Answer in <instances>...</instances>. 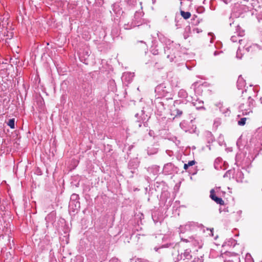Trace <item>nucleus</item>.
<instances>
[{
	"instance_id": "f257e3e1",
	"label": "nucleus",
	"mask_w": 262,
	"mask_h": 262,
	"mask_svg": "<svg viewBox=\"0 0 262 262\" xmlns=\"http://www.w3.org/2000/svg\"><path fill=\"white\" fill-rule=\"evenodd\" d=\"M171 90V88L166 86L164 83H162L155 88V92L159 95V97H166V99H172Z\"/></svg>"
},
{
	"instance_id": "f03ea898",
	"label": "nucleus",
	"mask_w": 262,
	"mask_h": 262,
	"mask_svg": "<svg viewBox=\"0 0 262 262\" xmlns=\"http://www.w3.org/2000/svg\"><path fill=\"white\" fill-rule=\"evenodd\" d=\"M236 28V33H237V36L236 35H233L231 37V40L233 42H235L236 41H238V43H239V46H242L243 48H245V47L247 46V44L248 43V41L245 38L241 39L240 37H243L245 33L244 31L243 30H241L240 27L239 26H237Z\"/></svg>"
},
{
	"instance_id": "7ed1b4c3",
	"label": "nucleus",
	"mask_w": 262,
	"mask_h": 262,
	"mask_svg": "<svg viewBox=\"0 0 262 262\" xmlns=\"http://www.w3.org/2000/svg\"><path fill=\"white\" fill-rule=\"evenodd\" d=\"M253 103L254 100L249 96L246 103H242L239 106V110L242 113V115H248L252 113Z\"/></svg>"
},
{
	"instance_id": "20e7f679",
	"label": "nucleus",
	"mask_w": 262,
	"mask_h": 262,
	"mask_svg": "<svg viewBox=\"0 0 262 262\" xmlns=\"http://www.w3.org/2000/svg\"><path fill=\"white\" fill-rule=\"evenodd\" d=\"M176 50L173 48L172 42L168 40L166 42V46L164 47V53L167 55V58L169 59L170 61H174V58H176Z\"/></svg>"
},
{
	"instance_id": "39448f33",
	"label": "nucleus",
	"mask_w": 262,
	"mask_h": 262,
	"mask_svg": "<svg viewBox=\"0 0 262 262\" xmlns=\"http://www.w3.org/2000/svg\"><path fill=\"white\" fill-rule=\"evenodd\" d=\"M181 239L184 242L191 243L198 249L201 248L203 246L202 240L198 236H189L188 238H185L181 236Z\"/></svg>"
},
{
	"instance_id": "423d86ee",
	"label": "nucleus",
	"mask_w": 262,
	"mask_h": 262,
	"mask_svg": "<svg viewBox=\"0 0 262 262\" xmlns=\"http://www.w3.org/2000/svg\"><path fill=\"white\" fill-rule=\"evenodd\" d=\"M139 163L137 159H133L129 161L128 164V173L129 177H133V174L137 171Z\"/></svg>"
},
{
	"instance_id": "0eeeda50",
	"label": "nucleus",
	"mask_w": 262,
	"mask_h": 262,
	"mask_svg": "<svg viewBox=\"0 0 262 262\" xmlns=\"http://www.w3.org/2000/svg\"><path fill=\"white\" fill-rule=\"evenodd\" d=\"M198 227L196 223L193 222H189L185 225L181 226L180 227V233H184L186 231H191L195 229Z\"/></svg>"
},
{
	"instance_id": "6e6552de",
	"label": "nucleus",
	"mask_w": 262,
	"mask_h": 262,
	"mask_svg": "<svg viewBox=\"0 0 262 262\" xmlns=\"http://www.w3.org/2000/svg\"><path fill=\"white\" fill-rule=\"evenodd\" d=\"M190 99L192 104L193 106L195 107L196 109H205L204 107V102L203 101L199 100L196 97H191ZM188 101H190V100H188Z\"/></svg>"
},
{
	"instance_id": "1a4fd4ad",
	"label": "nucleus",
	"mask_w": 262,
	"mask_h": 262,
	"mask_svg": "<svg viewBox=\"0 0 262 262\" xmlns=\"http://www.w3.org/2000/svg\"><path fill=\"white\" fill-rule=\"evenodd\" d=\"M134 77V73L125 72L123 74L121 79L123 82L126 84L132 81Z\"/></svg>"
},
{
	"instance_id": "9d476101",
	"label": "nucleus",
	"mask_w": 262,
	"mask_h": 262,
	"mask_svg": "<svg viewBox=\"0 0 262 262\" xmlns=\"http://www.w3.org/2000/svg\"><path fill=\"white\" fill-rule=\"evenodd\" d=\"M141 118L142 122H141L140 120H137L135 123V125L137 126L138 127H140L142 126V123H144V125L145 126V123L146 121L148 120L149 117H148V115H144V111L143 110L141 111Z\"/></svg>"
},
{
	"instance_id": "9b49d317",
	"label": "nucleus",
	"mask_w": 262,
	"mask_h": 262,
	"mask_svg": "<svg viewBox=\"0 0 262 262\" xmlns=\"http://www.w3.org/2000/svg\"><path fill=\"white\" fill-rule=\"evenodd\" d=\"M246 51L248 52H253L256 51L257 50H259L260 49V46H259L257 44H252L249 45V43L248 42L247 46L244 48Z\"/></svg>"
},
{
	"instance_id": "f8f14e48",
	"label": "nucleus",
	"mask_w": 262,
	"mask_h": 262,
	"mask_svg": "<svg viewBox=\"0 0 262 262\" xmlns=\"http://www.w3.org/2000/svg\"><path fill=\"white\" fill-rule=\"evenodd\" d=\"M210 197L211 198V199L213 201H214L217 204L223 205L224 204V201L223 200V199L221 198H219L216 196L215 194V192L213 189H211L210 190Z\"/></svg>"
},
{
	"instance_id": "ddd939ff",
	"label": "nucleus",
	"mask_w": 262,
	"mask_h": 262,
	"mask_svg": "<svg viewBox=\"0 0 262 262\" xmlns=\"http://www.w3.org/2000/svg\"><path fill=\"white\" fill-rule=\"evenodd\" d=\"M80 202H70L69 205V208L70 211H72L74 212L77 211L80 208Z\"/></svg>"
},
{
	"instance_id": "4468645a",
	"label": "nucleus",
	"mask_w": 262,
	"mask_h": 262,
	"mask_svg": "<svg viewBox=\"0 0 262 262\" xmlns=\"http://www.w3.org/2000/svg\"><path fill=\"white\" fill-rule=\"evenodd\" d=\"M155 103L157 110L160 112H162L163 110H165V108L164 103L163 102L161 101L159 98H157L155 99Z\"/></svg>"
},
{
	"instance_id": "2eb2a0df",
	"label": "nucleus",
	"mask_w": 262,
	"mask_h": 262,
	"mask_svg": "<svg viewBox=\"0 0 262 262\" xmlns=\"http://www.w3.org/2000/svg\"><path fill=\"white\" fill-rule=\"evenodd\" d=\"M223 165V161L222 158L218 157L215 160L214 162V167L215 169H221L222 168Z\"/></svg>"
},
{
	"instance_id": "dca6fc26",
	"label": "nucleus",
	"mask_w": 262,
	"mask_h": 262,
	"mask_svg": "<svg viewBox=\"0 0 262 262\" xmlns=\"http://www.w3.org/2000/svg\"><path fill=\"white\" fill-rule=\"evenodd\" d=\"M219 107L220 111L225 115V116H229L230 114V111L229 108L225 107L223 106V105L221 103L219 104V105H217Z\"/></svg>"
},
{
	"instance_id": "f3484780",
	"label": "nucleus",
	"mask_w": 262,
	"mask_h": 262,
	"mask_svg": "<svg viewBox=\"0 0 262 262\" xmlns=\"http://www.w3.org/2000/svg\"><path fill=\"white\" fill-rule=\"evenodd\" d=\"M205 134L208 143H210L213 142L214 139L213 136V135L210 132H206Z\"/></svg>"
},
{
	"instance_id": "a211bd4d",
	"label": "nucleus",
	"mask_w": 262,
	"mask_h": 262,
	"mask_svg": "<svg viewBox=\"0 0 262 262\" xmlns=\"http://www.w3.org/2000/svg\"><path fill=\"white\" fill-rule=\"evenodd\" d=\"M148 171L152 172L154 175H156L159 171V167L157 165L152 166L150 167H148Z\"/></svg>"
},
{
	"instance_id": "6ab92c4d",
	"label": "nucleus",
	"mask_w": 262,
	"mask_h": 262,
	"mask_svg": "<svg viewBox=\"0 0 262 262\" xmlns=\"http://www.w3.org/2000/svg\"><path fill=\"white\" fill-rule=\"evenodd\" d=\"M235 179H236L237 182H242L243 180L244 179L243 173L241 171L238 170L236 173Z\"/></svg>"
},
{
	"instance_id": "aec40b11",
	"label": "nucleus",
	"mask_w": 262,
	"mask_h": 262,
	"mask_svg": "<svg viewBox=\"0 0 262 262\" xmlns=\"http://www.w3.org/2000/svg\"><path fill=\"white\" fill-rule=\"evenodd\" d=\"M245 85V82L241 76L238 77L237 81V86L238 89H242Z\"/></svg>"
},
{
	"instance_id": "412c9836",
	"label": "nucleus",
	"mask_w": 262,
	"mask_h": 262,
	"mask_svg": "<svg viewBox=\"0 0 262 262\" xmlns=\"http://www.w3.org/2000/svg\"><path fill=\"white\" fill-rule=\"evenodd\" d=\"M178 96L180 98H186L187 97V93L185 90L181 89L178 92Z\"/></svg>"
},
{
	"instance_id": "4be33fe9",
	"label": "nucleus",
	"mask_w": 262,
	"mask_h": 262,
	"mask_svg": "<svg viewBox=\"0 0 262 262\" xmlns=\"http://www.w3.org/2000/svg\"><path fill=\"white\" fill-rule=\"evenodd\" d=\"M173 165L171 163H167L165 164L163 168V170L165 172L168 173L169 170L172 168Z\"/></svg>"
},
{
	"instance_id": "5701e85b",
	"label": "nucleus",
	"mask_w": 262,
	"mask_h": 262,
	"mask_svg": "<svg viewBox=\"0 0 262 262\" xmlns=\"http://www.w3.org/2000/svg\"><path fill=\"white\" fill-rule=\"evenodd\" d=\"M233 171L234 170H229L227 171L226 172V173L224 174L223 177L224 178H231V176H233V178H234L233 176Z\"/></svg>"
},
{
	"instance_id": "b1692460",
	"label": "nucleus",
	"mask_w": 262,
	"mask_h": 262,
	"mask_svg": "<svg viewBox=\"0 0 262 262\" xmlns=\"http://www.w3.org/2000/svg\"><path fill=\"white\" fill-rule=\"evenodd\" d=\"M181 16L185 19L189 18L191 16V13L189 12L181 11Z\"/></svg>"
},
{
	"instance_id": "393cba45",
	"label": "nucleus",
	"mask_w": 262,
	"mask_h": 262,
	"mask_svg": "<svg viewBox=\"0 0 262 262\" xmlns=\"http://www.w3.org/2000/svg\"><path fill=\"white\" fill-rule=\"evenodd\" d=\"M79 195L76 193L71 195L70 202H79Z\"/></svg>"
},
{
	"instance_id": "a878e982",
	"label": "nucleus",
	"mask_w": 262,
	"mask_h": 262,
	"mask_svg": "<svg viewBox=\"0 0 262 262\" xmlns=\"http://www.w3.org/2000/svg\"><path fill=\"white\" fill-rule=\"evenodd\" d=\"M7 125L12 129L15 128V119L12 118L9 120Z\"/></svg>"
},
{
	"instance_id": "bb28decb",
	"label": "nucleus",
	"mask_w": 262,
	"mask_h": 262,
	"mask_svg": "<svg viewBox=\"0 0 262 262\" xmlns=\"http://www.w3.org/2000/svg\"><path fill=\"white\" fill-rule=\"evenodd\" d=\"M243 45L239 46L238 48V49H237V51L236 52V57L238 59H241L242 57V53H241V49H242V48H243Z\"/></svg>"
},
{
	"instance_id": "cd10ccee",
	"label": "nucleus",
	"mask_w": 262,
	"mask_h": 262,
	"mask_svg": "<svg viewBox=\"0 0 262 262\" xmlns=\"http://www.w3.org/2000/svg\"><path fill=\"white\" fill-rule=\"evenodd\" d=\"M180 126L182 129L185 131H187V127H186V122L185 121H183L180 123Z\"/></svg>"
},
{
	"instance_id": "c85d7f7f",
	"label": "nucleus",
	"mask_w": 262,
	"mask_h": 262,
	"mask_svg": "<svg viewBox=\"0 0 262 262\" xmlns=\"http://www.w3.org/2000/svg\"><path fill=\"white\" fill-rule=\"evenodd\" d=\"M246 118H242L238 121V125L243 126L246 124Z\"/></svg>"
},
{
	"instance_id": "c756f323",
	"label": "nucleus",
	"mask_w": 262,
	"mask_h": 262,
	"mask_svg": "<svg viewBox=\"0 0 262 262\" xmlns=\"http://www.w3.org/2000/svg\"><path fill=\"white\" fill-rule=\"evenodd\" d=\"M174 111L176 112V117H180L183 114L182 110L179 108H176Z\"/></svg>"
},
{
	"instance_id": "7c9ffc66",
	"label": "nucleus",
	"mask_w": 262,
	"mask_h": 262,
	"mask_svg": "<svg viewBox=\"0 0 262 262\" xmlns=\"http://www.w3.org/2000/svg\"><path fill=\"white\" fill-rule=\"evenodd\" d=\"M204 259L202 256L200 257H195L192 261L191 262H203Z\"/></svg>"
},
{
	"instance_id": "2f4dec72",
	"label": "nucleus",
	"mask_w": 262,
	"mask_h": 262,
	"mask_svg": "<svg viewBox=\"0 0 262 262\" xmlns=\"http://www.w3.org/2000/svg\"><path fill=\"white\" fill-rule=\"evenodd\" d=\"M151 52L153 55H158L159 54L158 49H156V48H154L151 50Z\"/></svg>"
},
{
	"instance_id": "473e14b6",
	"label": "nucleus",
	"mask_w": 262,
	"mask_h": 262,
	"mask_svg": "<svg viewBox=\"0 0 262 262\" xmlns=\"http://www.w3.org/2000/svg\"><path fill=\"white\" fill-rule=\"evenodd\" d=\"M156 213H157V212H154V213L152 214V219H153V220H154V221L155 222H158V219H157V218H156Z\"/></svg>"
},
{
	"instance_id": "72a5a7b5",
	"label": "nucleus",
	"mask_w": 262,
	"mask_h": 262,
	"mask_svg": "<svg viewBox=\"0 0 262 262\" xmlns=\"http://www.w3.org/2000/svg\"><path fill=\"white\" fill-rule=\"evenodd\" d=\"M192 31L193 33H199L200 32H202V30L198 28H194V29H193Z\"/></svg>"
},
{
	"instance_id": "f704fd0d",
	"label": "nucleus",
	"mask_w": 262,
	"mask_h": 262,
	"mask_svg": "<svg viewBox=\"0 0 262 262\" xmlns=\"http://www.w3.org/2000/svg\"><path fill=\"white\" fill-rule=\"evenodd\" d=\"M195 162L194 160L190 161L187 163V165H188L189 166H191L195 164Z\"/></svg>"
},
{
	"instance_id": "c9c22d12",
	"label": "nucleus",
	"mask_w": 262,
	"mask_h": 262,
	"mask_svg": "<svg viewBox=\"0 0 262 262\" xmlns=\"http://www.w3.org/2000/svg\"><path fill=\"white\" fill-rule=\"evenodd\" d=\"M79 58L81 61H83V60H85L86 59V57H85V55L83 56V57L81 54V53H79Z\"/></svg>"
},
{
	"instance_id": "e433bc0d",
	"label": "nucleus",
	"mask_w": 262,
	"mask_h": 262,
	"mask_svg": "<svg viewBox=\"0 0 262 262\" xmlns=\"http://www.w3.org/2000/svg\"><path fill=\"white\" fill-rule=\"evenodd\" d=\"M110 262H120V261L116 258H113L110 260Z\"/></svg>"
},
{
	"instance_id": "4c0bfd02",
	"label": "nucleus",
	"mask_w": 262,
	"mask_h": 262,
	"mask_svg": "<svg viewBox=\"0 0 262 262\" xmlns=\"http://www.w3.org/2000/svg\"><path fill=\"white\" fill-rule=\"evenodd\" d=\"M249 257H251L250 255H249ZM246 262H253V260L252 259H251V258H249V259L248 256L247 255L246 256Z\"/></svg>"
},
{
	"instance_id": "58836bf2",
	"label": "nucleus",
	"mask_w": 262,
	"mask_h": 262,
	"mask_svg": "<svg viewBox=\"0 0 262 262\" xmlns=\"http://www.w3.org/2000/svg\"><path fill=\"white\" fill-rule=\"evenodd\" d=\"M138 260L139 262H149L148 260L142 258H138Z\"/></svg>"
},
{
	"instance_id": "ea45409f",
	"label": "nucleus",
	"mask_w": 262,
	"mask_h": 262,
	"mask_svg": "<svg viewBox=\"0 0 262 262\" xmlns=\"http://www.w3.org/2000/svg\"><path fill=\"white\" fill-rule=\"evenodd\" d=\"M208 35L212 36V37L210 39V42H212L213 40V36L212 33H209Z\"/></svg>"
},
{
	"instance_id": "a19ab883",
	"label": "nucleus",
	"mask_w": 262,
	"mask_h": 262,
	"mask_svg": "<svg viewBox=\"0 0 262 262\" xmlns=\"http://www.w3.org/2000/svg\"><path fill=\"white\" fill-rule=\"evenodd\" d=\"M222 53V51H221V52H218V51H215V52H214L213 54H214V56H217V55H218L219 54Z\"/></svg>"
},
{
	"instance_id": "79ce46f5",
	"label": "nucleus",
	"mask_w": 262,
	"mask_h": 262,
	"mask_svg": "<svg viewBox=\"0 0 262 262\" xmlns=\"http://www.w3.org/2000/svg\"><path fill=\"white\" fill-rule=\"evenodd\" d=\"M188 167L189 166L187 165V164H185L184 165V168L186 170L188 168Z\"/></svg>"
},
{
	"instance_id": "37998d69",
	"label": "nucleus",
	"mask_w": 262,
	"mask_h": 262,
	"mask_svg": "<svg viewBox=\"0 0 262 262\" xmlns=\"http://www.w3.org/2000/svg\"><path fill=\"white\" fill-rule=\"evenodd\" d=\"M157 36H158V37L159 39L161 41H162V38H161V36H160V35H159V33H157Z\"/></svg>"
},
{
	"instance_id": "c03bdc74",
	"label": "nucleus",
	"mask_w": 262,
	"mask_h": 262,
	"mask_svg": "<svg viewBox=\"0 0 262 262\" xmlns=\"http://www.w3.org/2000/svg\"><path fill=\"white\" fill-rule=\"evenodd\" d=\"M189 119H190V121H191V122H192L193 119H195V118H194V117H190V118H189Z\"/></svg>"
},
{
	"instance_id": "a18cd8bd",
	"label": "nucleus",
	"mask_w": 262,
	"mask_h": 262,
	"mask_svg": "<svg viewBox=\"0 0 262 262\" xmlns=\"http://www.w3.org/2000/svg\"><path fill=\"white\" fill-rule=\"evenodd\" d=\"M196 85V82H194L192 84V86H193L194 88L195 87Z\"/></svg>"
},
{
	"instance_id": "49530a36",
	"label": "nucleus",
	"mask_w": 262,
	"mask_h": 262,
	"mask_svg": "<svg viewBox=\"0 0 262 262\" xmlns=\"http://www.w3.org/2000/svg\"><path fill=\"white\" fill-rule=\"evenodd\" d=\"M85 56L86 57H88L89 56V52L88 51H85Z\"/></svg>"
},
{
	"instance_id": "de8ad7c7",
	"label": "nucleus",
	"mask_w": 262,
	"mask_h": 262,
	"mask_svg": "<svg viewBox=\"0 0 262 262\" xmlns=\"http://www.w3.org/2000/svg\"><path fill=\"white\" fill-rule=\"evenodd\" d=\"M169 246L168 244H166V245L162 246V247H168Z\"/></svg>"
},
{
	"instance_id": "09e8293b",
	"label": "nucleus",
	"mask_w": 262,
	"mask_h": 262,
	"mask_svg": "<svg viewBox=\"0 0 262 262\" xmlns=\"http://www.w3.org/2000/svg\"><path fill=\"white\" fill-rule=\"evenodd\" d=\"M259 101H260V103L262 104V97H261L260 98Z\"/></svg>"
},
{
	"instance_id": "8fccbe9b",
	"label": "nucleus",
	"mask_w": 262,
	"mask_h": 262,
	"mask_svg": "<svg viewBox=\"0 0 262 262\" xmlns=\"http://www.w3.org/2000/svg\"><path fill=\"white\" fill-rule=\"evenodd\" d=\"M148 154L149 155H151V154H153L154 153L150 152H149V150H148Z\"/></svg>"
},
{
	"instance_id": "3c124183",
	"label": "nucleus",
	"mask_w": 262,
	"mask_h": 262,
	"mask_svg": "<svg viewBox=\"0 0 262 262\" xmlns=\"http://www.w3.org/2000/svg\"><path fill=\"white\" fill-rule=\"evenodd\" d=\"M138 115H139V114H136L135 117L137 118Z\"/></svg>"
},
{
	"instance_id": "603ef678",
	"label": "nucleus",
	"mask_w": 262,
	"mask_h": 262,
	"mask_svg": "<svg viewBox=\"0 0 262 262\" xmlns=\"http://www.w3.org/2000/svg\"><path fill=\"white\" fill-rule=\"evenodd\" d=\"M155 250H156V251H157V250H158V248H157L156 247V248H155Z\"/></svg>"
},
{
	"instance_id": "864d4df0",
	"label": "nucleus",
	"mask_w": 262,
	"mask_h": 262,
	"mask_svg": "<svg viewBox=\"0 0 262 262\" xmlns=\"http://www.w3.org/2000/svg\"><path fill=\"white\" fill-rule=\"evenodd\" d=\"M186 67H187L188 69L190 70V69H189V68H188V66H187V65H186Z\"/></svg>"
},
{
	"instance_id": "5fc2aeb1",
	"label": "nucleus",
	"mask_w": 262,
	"mask_h": 262,
	"mask_svg": "<svg viewBox=\"0 0 262 262\" xmlns=\"http://www.w3.org/2000/svg\"><path fill=\"white\" fill-rule=\"evenodd\" d=\"M208 146L209 147V149H211V148H210V146Z\"/></svg>"
},
{
	"instance_id": "6e6d98bb",
	"label": "nucleus",
	"mask_w": 262,
	"mask_h": 262,
	"mask_svg": "<svg viewBox=\"0 0 262 262\" xmlns=\"http://www.w3.org/2000/svg\"><path fill=\"white\" fill-rule=\"evenodd\" d=\"M225 262H229V261H225Z\"/></svg>"
},
{
	"instance_id": "4d7b16f0",
	"label": "nucleus",
	"mask_w": 262,
	"mask_h": 262,
	"mask_svg": "<svg viewBox=\"0 0 262 262\" xmlns=\"http://www.w3.org/2000/svg\"><path fill=\"white\" fill-rule=\"evenodd\" d=\"M174 262H177V261H174Z\"/></svg>"
}]
</instances>
